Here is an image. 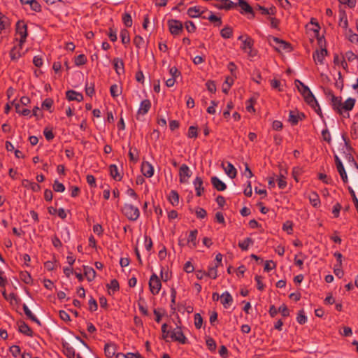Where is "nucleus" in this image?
Listing matches in <instances>:
<instances>
[{
	"label": "nucleus",
	"instance_id": "nucleus-1",
	"mask_svg": "<svg viewBox=\"0 0 358 358\" xmlns=\"http://www.w3.org/2000/svg\"><path fill=\"white\" fill-rule=\"evenodd\" d=\"M122 211L123 214L131 221H136L140 216L138 208L129 203H125Z\"/></svg>",
	"mask_w": 358,
	"mask_h": 358
},
{
	"label": "nucleus",
	"instance_id": "nucleus-2",
	"mask_svg": "<svg viewBox=\"0 0 358 358\" xmlns=\"http://www.w3.org/2000/svg\"><path fill=\"white\" fill-rule=\"evenodd\" d=\"M27 24L24 22L19 21L16 24V34L20 36L19 46L20 48H22L27 36Z\"/></svg>",
	"mask_w": 358,
	"mask_h": 358
},
{
	"label": "nucleus",
	"instance_id": "nucleus-3",
	"mask_svg": "<svg viewBox=\"0 0 358 358\" xmlns=\"http://www.w3.org/2000/svg\"><path fill=\"white\" fill-rule=\"evenodd\" d=\"M171 338L177 341L180 344H185L187 343V338L184 335L180 327L177 326L174 329L171 331Z\"/></svg>",
	"mask_w": 358,
	"mask_h": 358
},
{
	"label": "nucleus",
	"instance_id": "nucleus-4",
	"mask_svg": "<svg viewBox=\"0 0 358 358\" xmlns=\"http://www.w3.org/2000/svg\"><path fill=\"white\" fill-rule=\"evenodd\" d=\"M162 287L159 278L155 273H152L149 280V287L151 293L156 295L159 293Z\"/></svg>",
	"mask_w": 358,
	"mask_h": 358
},
{
	"label": "nucleus",
	"instance_id": "nucleus-5",
	"mask_svg": "<svg viewBox=\"0 0 358 358\" xmlns=\"http://www.w3.org/2000/svg\"><path fill=\"white\" fill-rule=\"evenodd\" d=\"M298 90L301 92V94L303 95V96L305 99V101L311 106L314 107L315 105L317 106V101L316 100L315 97L308 88V87H304V90H301L297 86Z\"/></svg>",
	"mask_w": 358,
	"mask_h": 358
},
{
	"label": "nucleus",
	"instance_id": "nucleus-6",
	"mask_svg": "<svg viewBox=\"0 0 358 358\" xmlns=\"http://www.w3.org/2000/svg\"><path fill=\"white\" fill-rule=\"evenodd\" d=\"M271 39L273 40V41L274 42L275 44H273V45L274 46L275 49L278 51V52H280V51H286V52H290L291 50H292V47H291V45L290 43L285 41H282L277 37H272Z\"/></svg>",
	"mask_w": 358,
	"mask_h": 358
},
{
	"label": "nucleus",
	"instance_id": "nucleus-7",
	"mask_svg": "<svg viewBox=\"0 0 358 358\" xmlns=\"http://www.w3.org/2000/svg\"><path fill=\"white\" fill-rule=\"evenodd\" d=\"M170 32L173 35H178L183 29L182 23L177 20H169L168 21Z\"/></svg>",
	"mask_w": 358,
	"mask_h": 358
},
{
	"label": "nucleus",
	"instance_id": "nucleus-8",
	"mask_svg": "<svg viewBox=\"0 0 358 358\" xmlns=\"http://www.w3.org/2000/svg\"><path fill=\"white\" fill-rule=\"evenodd\" d=\"M180 182L185 183L187 182V179L191 176V172L189 167L186 164H182L179 170Z\"/></svg>",
	"mask_w": 358,
	"mask_h": 358
},
{
	"label": "nucleus",
	"instance_id": "nucleus-9",
	"mask_svg": "<svg viewBox=\"0 0 358 358\" xmlns=\"http://www.w3.org/2000/svg\"><path fill=\"white\" fill-rule=\"evenodd\" d=\"M331 97L333 109L336 110L339 114H342V97L336 96L333 94H331Z\"/></svg>",
	"mask_w": 358,
	"mask_h": 358
},
{
	"label": "nucleus",
	"instance_id": "nucleus-10",
	"mask_svg": "<svg viewBox=\"0 0 358 358\" xmlns=\"http://www.w3.org/2000/svg\"><path fill=\"white\" fill-rule=\"evenodd\" d=\"M141 172L144 176L150 178L154 173L153 166L149 162H143L141 164Z\"/></svg>",
	"mask_w": 358,
	"mask_h": 358
},
{
	"label": "nucleus",
	"instance_id": "nucleus-11",
	"mask_svg": "<svg viewBox=\"0 0 358 358\" xmlns=\"http://www.w3.org/2000/svg\"><path fill=\"white\" fill-rule=\"evenodd\" d=\"M327 50L326 47L322 48L320 50H317L315 52L313 53V59L315 62H319L320 64H323V60L325 56L327 55Z\"/></svg>",
	"mask_w": 358,
	"mask_h": 358
},
{
	"label": "nucleus",
	"instance_id": "nucleus-12",
	"mask_svg": "<svg viewBox=\"0 0 358 358\" xmlns=\"http://www.w3.org/2000/svg\"><path fill=\"white\" fill-rule=\"evenodd\" d=\"M113 66L115 70V72L118 75L124 73V62L122 59L118 58V57L114 58L113 60Z\"/></svg>",
	"mask_w": 358,
	"mask_h": 358
},
{
	"label": "nucleus",
	"instance_id": "nucleus-13",
	"mask_svg": "<svg viewBox=\"0 0 358 358\" xmlns=\"http://www.w3.org/2000/svg\"><path fill=\"white\" fill-rule=\"evenodd\" d=\"M117 347L115 343H106L104 346V353L106 356L108 358L113 357L114 355H116Z\"/></svg>",
	"mask_w": 358,
	"mask_h": 358
},
{
	"label": "nucleus",
	"instance_id": "nucleus-14",
	"mask_svg": "<svg viewBox=\"0 0 358 358\" xmlns=\"http://www.w3.org/2000/svg\"><path fill=\"white\" fill-rule=\"evenodd\" d=\"M211 183L215 189L217 191H224L227 189V185L217 176H213L210 178Z\"/></svg>",
	"mask_w": 358,
	"mask_h": 358
},
{
	"label": "nucleus",
	"instance_id": "nucleus-15",
	"mask_svg": "<svg viewBox=\"0 0 358 358\" xmlns=\"http://www.w3.org/2000/svg\"><path fill=\"white\" fill-rule=\"evenodd\" d=\"M222 166L223 167L225 173L231 178H234L236 176L237 171L234 165L230 163L227 162V166H224V163L222 164Z\"/></svg>",
	"mask_w": 358,
	"mask_h": 358
},
{
	"label": "nucleus",
	"instance_id": "nucleus-16",
	"mask_svg": "<svg viewBox=\"0 0 358 358\" xmlns=\"http://www.w3.org/2000/svg\"><path fill=\"white\" fill-rule=\"evenodd\" d=\"M193 184L195 187L196 196H201V194L204 192V187H203L202 178L201 177L197 176L194 180Z\"/></svg>",
	"mask_w": 358,
	"mask_h": 358
},
{
	"label": "nucleus",
	"instance_id": "nucleus-17",
	"mask_svg": "<svg viewBox=\"0 0 358 358\" xmlns=\"http://www.w3.org/2000/svg\"><path fill=\"white\" fill-rule=\"evenodd\" d=\"M18 329L20 333L27 336H33V331L24 322L21 321L18 323Z\"/></svg>",
	"mask_w": 358,
	"mask_h": 358
},
{
	"label": "nucleus",
	"instance_id": "nucleus-18",
	"mask_svg": "<svg viewBox=\"0 0 358 358\" xmlns=\"http://www.w3.org/2000/svg\"><path fill=\"white\" fill-rule=\"evenodd\" d=\"M66 98L69 101H77L78 102L83 100V96L82 94L77 92L74 90H69L66 92Z\"/></svg>",
	"mask_w": 358,
	"mask_h": 358
},
{
	"label": "nucleus",
	"instance_id": "nucleus-19",
	"mask_svg": "<svg viewBox=\"0 0 358 358\" xmlns=\"http://www.w3.org/2000/svg\"><path fill=\"white\" fill-rule=\"evenodd\" d=\"M220 299H221V303L225 308H227L228 307H229L230 305L233 302V297L228 292H224L220 296Z\"/></svg>",
	"mask_w": 358,
	"mask_h": 358
},
{
	"label": "nucleus",
	"instance_id": "nucleus-20",
	"mask_svg": "<svg viewBox=\"0 0 358 358\" xmlns=\"http://www.w3.org/2000/svg\"><path fill=\"white\" fill-rule=\"evenodd\" d=\"M151 107L150 101L148 99L143 100L140 104V108L138 110V115L146 114Z\"/></svg>",
	"mask_w": 358,
	"mask_h": 358
},
{
	"label": "nucleus",
	"instance_id": "nucleus-21",
	"mask_svg": "<svg viewBox=\"0 0 358 358\" xmlns=\"http://www.w3.org/2000/svg\"><path fill=\"white\" fill-rule=\"evenodd\" d=\"M205 10H206V9L201 11L200 7L194 6L189 8L187 13L190 17L196 18L200 17L201 14L203 13Z\"/></svg>",
	"mask_w": 358,
	"mask_h": 358
},
{
	"label": "nucleus",
	"instance_id": "nucleus-22",
	"mask_svg": "<svg viewBox=\"0 0 358 358\" xmlns=\"http://www.w3.org/2000/svg\"><path fill=\"white\" fill-rule=\"evenodd\" d=\"M287 171L285 169H280V176L278 179V185L280 189H284L287 186V182L285 180V174H287Z\"/></svg>",
	"mask_w": 358,
	"mask_h": 358
},
{
	"label": "nucleus",
	"instance_id": "nucleus-23",
	"mask_svg": "<svg viewBox=\"0 0 358 358\" xmlns=\"http://www.w3.org/2000/svg\"><path fill=\"white\" fill-rule=\"evenodd\" d=\"M63 352L64 355L69 358H74L75 350L68 343H62Z\"/></svg>",
	"mask_w": 358,
	"mask_h": 358
},
{
	"label": "nucleus",
	"instance_id": "nucleus-24",
	"mask_svg": "<svg viewBox=\"0 0 358 358\" xmlns=\"http://www.w3.org/2000/svg\"><path fill=\"white\" fill-rule=\"evenodd\" d=\"M224 2L223 3L220 4H213V6L218 9H224V10H230L236 4L230 0H220Z\"/></svg>",
	"mask_w": 358,
	"mask_h": 358
},
{
	"label": "nucleus",
	"instance_id": "nucleus-25",
	"mask_svg": "<svg viewBox=\"0 0 358 358\" xmlns=\"http://www.w3.org/2000/svg\"><path fill=\"white\" fill-rule=\"evenodd\" d=\"M22 185L26 187L29 188L34 192H38L41 189V187L39 185L34 182H31L29 180L24 179L22 182Z\"/></svg>",
	"mask_w": 358,
	"mask_h": 358
},
{
	"label": "nucleus",
	"instance_id": "nucleus-26",
	"mask_svg": "<svg viewBox=\"0 0 358 358\" xmlns=\"http://www.w3.org/2000/svg\"><path fill=\"white\" fill-rule=\"evenodd\" d=\"M110 175V176L117 181H120L122 180V176L120 174L118 171V169L116 165L111 164L109 166Z\"/></svg>",
	"mask_w": 358,
	"mask_h": 358
},
{
	"label": "nucleus",
	"instance_id": "nucleus-27",
	"mask_svg": "<svg viewBox=\"0 0 358 358\" xmlns=\"http://www.w3.org/2000/svg\"><path fill=\"white\" fill-rule=\"evenodd\" d=\"M84 275L87 278L88 281H92L96 276V271L94 268L90 266H85L83 268Z\"/></svg>",
	"mask_w": 358,
	"mask_h": 358
},
{
	"label": "nucleus",
	"instance_id": "nucleus-28",
	"mask_svg": "<svg viewBox=\"0 0 358 358\" xmlns=\"http://www.w3.org/2000/svg\"><path fill=\"white\" fill-rule=\"evenodd\" d=\"M253 45V39L251 37L246 36L245 40H243V43L242 45L241 46V48L245 52H247V50L252 49Z\"/></svg>",
	"mask_w": 358,
	"mask_h": 358
},
{
	"label": "nucleus",
	"instance_id": "nucleus-29",
	"mask_svg": "<svg viewBox=\"0 0 358 358\" xmlns=\"http://www.w3.org/2000/svg\"><path fill=\"white\" fill-rule=\"evenodd\" d=\"M24 314L27 315V317L30 319L31 321L37 323L38 325H41L40 320L31 313V311L29 309L27 306L24 303L22 306Z\"/></svg>",
	"mask_w": 358,
	"mask_h": 358
},
{
	"label": "nucleus",
	"instance_id": "nucleus-30",
	"mask_svg": "<svg viewBox=\"0 0 358 358\" xmlns=\"http://www.w3.org/2000/svg\"><path fill=\"white\" fill-rule=\"evenodd\" d=\"M238 4L243 11L250 13L252 15V17H254L255 15L252 8L245 0H239Z\"/></svg>",
	"mask_w": 358,
	"mask_h": 358
},
{
	"label": "nucleus",
	"instance_id": "nucleus-31",
	"mask_svg": "<svg viewBox=\"0 0 358 358\" xmlns=\"http://www.w3.org/2000/svg\"><path fill=\"white\" fill-rule=\"evenodd\" d=\"M355 104V99L353 98H348L343 104H342V110H344L345 111L352 110Z\"/></svg>",
	"mask_w": 358,
	"mask_h": 358
},
{
	"label": "nucleus",
	"instance_id": "nucleus-32",
	"mask_svg": "<svg viewBox=\"0 0 358 358\" xmlns=\"http://www.w3.org/2000/svg\"><path fill=\"white\" fill-rule=\"evenodd\" d=\"M169 200L173 206H178L179 203V195L178 192L175 190H172L170 192Z\"/></svg>",
	"mask_w": 358,
	"mask_h": 358
},
{
	"label": "nucleus",
	"instance_id": "nucleus-33",
	"mask_svg": "<svg viewBox=\"0 0 358 358\" xmlns=\"http://www.w3.org/2000/svg\"><path fill=\"white\" fill-rule=\"evenodd\" d=\"M198 234V231L196 229L192 230L190 231L189 237L187 238V242L189 243L192 244V248L196 247V237Z\"/></svg>",
	"mask_w": 358,
	"mask_h": 358
},
{
	"label": "nucleus",
	"instance_id": "nucleus-34",
	"mask_svg": "<svg viewBox=\"0 0 358 358\" xmlns=\"http://www.w3.org/2000/svg\"><path fill=\"white\" fill-rule=\"evenodd\" d=\"M253 244V240L251 238H246L243 242L238 243V246L242 250H248L250 245Z\"/></svg>",
	"mask_w": 358,
	"mask_h": 358
},
{
	"label": "nucleus",
	"instance_id": "nucleus-35",
	"mask_svg": "<svg viewBox=\"0 0 358 358\" xmlns=\"http://www.w3.org/2000/svg\"><path fill=\"white\" fill-rule=\"evenodd\" d=\"M309 200H310V203L314 207L318 206L320 203V200L319 196L316 192H313L310 195Z\"/></svg>",
	"mask_w": 358,
	"mask_h": 358
},
{
	"label": "nucleus",
	"instance_id": "nucleus-36",
	"mask_svg": "<svg viewBox=\"0 0 358 358\" xmlns=\"http://www.w3.org/2000/svg\"><path fill=\"white\" fill-rule=\"evenodd\" d=\"M207 19L210 22L214 23L217 27H220L222 24L221 18L214 15L213 12H210V15L207 17Z\"/></svg>",
	"mask_w": 358,
	"mask_h": 358
},
{
	"label": "nucleus",
	"instance_id": "nucleus-37",
	"mask_svg": "<svg viewBox=\"0 0 358 358\" xmlns=\"http://www.w3.org/2000/svg\"><path fill=\"white\" fill-rule=\"evenodd\" d=\"M20 47L17 48V47H13L10 52V59L13 61L17 60L21 57V54L20 52Z\"/></svg>",
	"mask_w": 358,
	"mask_h": 358
},
{
	"label": "nucleus",
	"instance_id": "nucleus-38",
	"mask_svg": "<svg viewBox=\"0 0 358 358\" xmlns=\"http://www.w3.org/2000/svg\"><path fill=\"white\" fill-rule=\"evenodd\" d=\"M218 265H215L214 266H210L208 268V272H206V276H208L213 279H215L217 277V268Z\"/></svg>",
	"mask_w": 358,
	"mask_h": 358
},
{
	"label": "nucleus",
	"instance_id": "nucleus-39",
	"mask_svg": "<svg viewBox=\"0 0 358 358\" xmlns=\"http://www.w3.org/2000/svg\"><path fill=\"white\" fill-rule=\"evenodd\" d=\"M232 33L233 30L230 27H225L220 31V34L222 37H223L224 38H231L232 36Z\"/></svg>",
	"mask_w": 358,
	"mask_h": 358
},
{
	"label": "nucleus",
	"instance_id": "nucleus-40",
	"mask_svg": "<svg viewBox=\"0 0 358 358\" xmlns=\"http://www.w3.org/2000/svg\"><path fill=\"white\" fill-rule=\"evenodd\" d=\"M299 118H300V117L299 115H297V113L296 112H294V111H290L289 112V122L292 125H296V124H298Z\"/></svg>",
	"mask_w": 358,
	"mask_h": 358
},
{
	"label": "nucleus",
	"instance_id": "nucleus-41",
	"mask_svg": "<svg viewBox=\"0 0 358 358\" xmlns=\"http://www.w3.org/2000/svg\"><path fill=\"white\" fill-rule=\"evenodd\" d=\"M120 37L123 44H128L130 42L129 31L127 29H122L120 32Z\"/></svg>",
	"mask_w": 358,
	"mask_h": 358
},
{
	"label": "nucleus",
	"instance_id": "nucleus-42",
	"mask_svg": "<svg viewBox=\"0 0 358 358\" xmlns=\"http://www.w3.org/2000/svg\"><path fill=\"white\" fill-rule=\"evenodd\" d=\"M337 171L339 173V175L344 183H347L348 181V175L346 173L345 169L344 168V166H339L338 168H337Z\"/></svg>",
	"mask_w": 358,
	"mask_h": 358
},
{
	"label": "nucleus",
	"instance_id": "nucleus-43",
	"mask_svg": "<svg viewBox=\"0 0 358 358\" xmlns=\"http://www.w3.org/2000/svg\"><path fill=\"white\" fill-rule=\"evenodd\" d=\"M15 110L17 113H20L24 116L29 115L30 114V110L27 108H22L20 103H15Z\"/></svg>",
	"mask_w": 358,
	"mask_h": 358
},
{
	"label": "nucleus",
	"instance_id": "nucleus-44",
	"mask_svg": "<svg viewBox=\"0 0 358 358\" xmlns=\"http://www.w3.org/2000/svg\"><path fill=\"white\" fill-rule=\"evenodd\" d=\"M20 277L21 280L26 284H30L32 282L31 275L27 271L21 272Z\"/></svg>",
	"mask_w": 358,
	"mask_h": 358
},
{
	"label": "nucleus",
	"instance_id": "nucleus-45",
	"mask_svg": "<svg viewBox=\"0 0 358 358\" xmlns=\"http://www.w3.org/2000/svg\"><path fill=\"white\" fill-rule=\"evenodd\" d=\"M122 22L127 27H131L132 26V18L130 14L124 13L122 15Z\"/></svg>",
	"mask_w": 358,
	"mask_h": 358
},
{
	"label": "nucleus",
	"instance_id": "nucleus-46",
	"mask_svg": "<svg viewBox=\"0 0 358 358\" xmlns=\"http://www.w3.org/2000/svg\"><path fill=\"white\" fill-rule=\"evenodd\" d=\"M129 157L131 161L136 162L138 160V151L136 148H130L129 151Z\"/></svg>",
	"mask_w": 358,
	"mask_h": 358
},
{
	"label": "nucleus",
	"instance_id": "nucleus-47",
	"mask_svg": "<svg viewBox=\"0 0 358 358\" xmlns=\"http://www.w3.org/2000/svg\"><path fill=\"white\" fill-rule=\"evenodd\" d=\"M52 188L57 192H63L65 190L64 185L57 180H55Z\"/></svg>",
	"mask_w": 358,
	"mask_h": 358
},
{
	"label": "nucleus",
	"instance_id": "nucleus-48",
	"mask_svg": "<svg viewBox=\"0 0 358 358\" xmlns=\"http://www.w3.org/2000/svg\"><path fill=\"white\" fill-rule=\"evenodd\" d=\"M206 345L209 350L215 351L217 347L215 340L212 338L208 337L206 341Z\"/></svg>",
	"mask_w": 358,
	"mask_h": 358
},
{
	"label": "nucleus",
	"instance_id": "nucleus-49",
	"mask_svg": "<svg viewBox=\"0 0 358 358\" xmlns=\"http://www.w3.org/2000/svg\"><path fill=\"white\" fill-rule=\"evenodd\" d=\"M296 320L300 324H303L306 322L307 318L305 316V313L303 310H301L299 311Z\"/></svg>",
	"mask_w": 358,
	"mask_h": 358
},
{
	"label": "nucleus",
	"instance_id": "nucleus-50",
	"mask_svg": "<svg viewBox=\"0 0 358 358\" xmlns=\"http://www.w3.org/2000/svg\"><path fill=\"white\" fill-rule=\"evenodd\" d=\"M87 62V58L85 55H79L75 59V64L76 66L83 65Z\"/></svg>",
	"mask_w": 358,
	"mask_h": 358
},
{
	"label": "nucleus",
	"instance_id": "nucleus-51",
	"mask_svg": "<svg viewBox=\"0 0 358 358\" xmlns=\"http://www.w3.org/2000/svg\"><path fill=\"white\" fill-rule=\"evenodd\" d=\"M339 26L347 29L348 22V19L345 13H342L340 15Z\"/></svg>",
	"mask_w": 358,
	"mask_h": 358
},
{
	"label": "nucleus",
	"instance_id": "nucleus-52",
	"mask_svg": "<svg viewBox=\"0 0 358 358\" xmlns=\"http://www.w3.org/2000/svg\"><path fill=\"white\" fill-rule=\"evenodd\" d=\"M203 324L202 317L199 313L194 315V325L196 329H200Z\"/></svg>",
	"mask_w": 358,
	"mask_h": 358
},
{
	"label": "nucleus",
	"instance_id": "nucleus-53",
	"mask_svg": "<svg viewBox=\"0 0 358 358\" xmlns=\"http://www.w3.org/2000/svg\"><path fill=\"white\" fill-rule=\"evenodd\" d=\"M133 42L136 47L140 49L144 44V39L140 36H136Z\"/></svg>",
	"mask_w": 358,
	"mask_h": 358
},
{
	"label": "nucleus",
	"instance_id": "nucleus-54",
	"mask_svg": "<svg viewBox=\"0 0 358 358\" xmlns=\"http://www.w3.org/2000/svg\"><path fill=\"white\" fill-rule=\"evenodd\" d=\"M107 287L110 289H112L113 292H116L119 290V283L116 279H113L110 281V284L107 285Z\"/></svg>",
	"mask_w": 358,
	"mask_h": 358
},
{
	"label": "nucleus",
	"instance_id": "nucleus-55",
	"mask_svg": "<svg viewBox=\"0 0 358 358\" xmlns=\"http://www.w3.org/2000/svg\"><path fill=\"white\" fill-rule=\"evenodd\" d=\"M198 136L197 127L194 126H190L188 129L187 136L190 138H196Z\"/></svg>",
	"mask_w": 358,
	"mask_h": 358
},
{
	"label": "nucleus",
	"instance_id": "nucleus-56",
	"mask_svg": "<svg viewBox=\"0 0 358 358\" xmlns=\"http://www.w3.org/2000/svg\"><path fill=\"white\" fill-rule=\"evenodd\" d=\"M9 350H10V353L12 354V355L15 357H17V356H19L21 352V349H20V346L16 345H12L10 348Z\"/></svg>",
	"mask_w": 358,
	"mask_h": 358
},
{
	"label": "nucleus",
	"instance_id": "nucleus-57",
	"mask_svg": "<svg viewBox=\"0 0 358 358\" xmlns=\"http://www.w3.org/2000/svg\"><path fill=\"white\" fill-rule=\"evenodd\" d=\"M185 27L189 33H194L196 31V26L192 21H187L185 23Z\"/></svg>",
	"mask_w": 358,
	"mask_h": 358
},
{
	"label": "nucleus",
	"instance_id": "nucleus-58",
	"mask_svg": "<svg viewBox=\"0 0 358 358\" xmlns=\"http://www.w3.org/2000/svg\"><path fill=\"white\" fill-rule=\"evenodd\" d=\"M52 104L53 100L50 98H47L42 103V108L49 110Z\"/></svg>",
	"mask_w": 358,
	"mask_h": 358
},
{
	"label": "nucleus",
	"instance_id": "nucleus-59",
	"mask_svg": "<svg viewBox=\"0 0 358 358\" xmlns=\"http://www.w3.org/2000/svg\"><path fill=\"white\" fill-rule=\"evenodd\" d=\"M7 22V17L3 15L1 13H0V34L6 28Z\"/></svg>",
	"mask_w": 358,
	"mask_h": 358
},
{
	"label": "nucleus",
	"instance_id": "nucleus-60",
	"mask_svg": "<svg viewBox=\"0 0 358 358\" xmlns=\"http://www.w3.org/2000/svg\"><path fill=\"white\" fill-rule=\"evenodd\" d=\"M43 134H44L45 138L48 141H52L54 138V137H55V135L52 133V130H50V129H49L48 128H45V129L43 131Z\"/></svg>",
	"mask_w": 358,
	"mask_h": 358
},
{
	"label": "nucleus",
	"instance_id": "nucleus-61",
	"mask_svg": "<svg viewBox=\"0 0 358 358\" xmlns=\"http://www.w3.org/2000/svg\"><path fill=\"white\" fill-rule=\"evenodd\" d=\"M278 312L281 313L283 317H287L289 315V310L285 304H282L279 307Z\"/></svg>",
	"mask_w": 358,
	"mask_h": 358
},
{
	"label": "nucleus",
	"instance_id": "nucleus-62",
	"mask_svg": "<svg viewBox=\"0 0 358 358\" xmlns=\"http://www.w3.org/2000/svg\"><path fill=\"white\" fill-rule=\"evenodd\" d=\"M208 90L210 92L215 93L216 91L215 83L212 80H208L206 83Z\"/></svg>",
	"mask_w": 358,
	"mask_h": 358
},
{
	"label": "nucleus",
	"instance_id": "nucleus-63",
	"mask_svg": "<svg viewBox=\"0 0 358 358\" xmlns=\"http://www.w3.org/2000/svg\"><path fill=\"white\" fill-rule=\"evenodd\" d=\"M89 306L90 310L92 312L96 311L98 308L97 303L92 297L89 300Z\"/></svg>",
	"mask_w": 358,
	"mask_h": 358
},
{
	"label": "nucleus",
	"instance_id": "nucleus-64",
	"mask_svg": "<svg viewBox=\"0 0 358 358\" xmlns=\"http://www.w3.org/2000/svg\"><path fill=\"white\" fill-rule=\"evenodd\" d=\"M206 211L202 208H197L196 215L198 218L203 219L206 216Z\"/></svg>",
	"mask_w": 358,
	"mask_h": 358
}]
</instances>
